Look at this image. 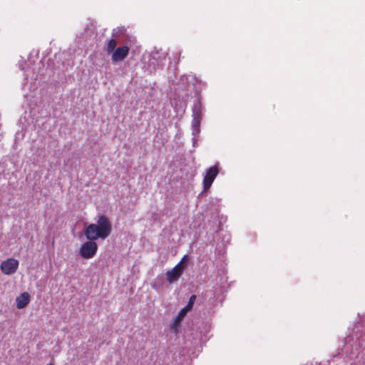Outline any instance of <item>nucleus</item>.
I'll return each mask as SVG.
<instances>
[{"label": "nucleus", "mask_w": 365, "mask_h": 365, "mask_svg": "<svg viewBox=\"0 0 365 365\" xmlns=\"http://www.w3.org/2000/svg\"><path fill=\"white\" fill-rule=\"evenodd\" d=\"M112 232V223L105 215L97 217L96 222L91 223L84 229V235L87 240H106Z\"/></svg>", "instance_id": "obj_1"}, {"label": "nucleus", "mask_w": 365, "mask_h": 365, "mask_svg": "<svg viewBox=\"0 0 365 365\" xmlns=\"http://www.w3.org/2000/svg\"><path fill=\"white\" fill-rule=\"evenodd\" d=\"M98 245L96 240H88L83 243L79 250L80 255L86 259L93 258L97 253Z\"/></svg>", "instance_id": "obj_2"}, {"label": "nucleus", "mask_w": 365, "mask_h": 365, "mask_svg": "<svg viewBox=\"0 0 365 365\" xmlns=\"http://www.w3.org/2000/svg\"><path fill=\"white\" fill-rule=\"evenodd\" d=\"M219 173L217 165L210 167L207 171L202 180L203 191H207L211 187L213 181Z\"/></svg>", "instance_id": "obj_3"}, {"label": "nucleus", "mask_w": 365, "mask_h": 365, "mask_svg": "<svg viewBox=\"0 0 365 365\" xmlns=\"http://www.w3.org/2000/svg\"><path fill=\"white\" fill-rule=\"evenodd\" d=\"M196 299V296L192 294L190 299L187 304L183 307L180 311L178 312V315L175 317L173 321V328L178 327L180 322L182 321L184 317L187 315V312L191 311L192 309L194 303Z\"/></svg>", "instance_id": "obj_4"}, {"label": "nucleus", "mask_w": 365, "mask_h": 365, "mask_svg": "<svg viewBox=\"0 0 365 365\" xmlns=\"http://www.w3.org/2000/svg\"><path fill=\"white\" fill-rule=\"evenodd\" d=\"M19 267V261L14 258H9L3 261L0 269L5 274H12L16 272Z\"/></svg>", "instance_id": "obj_5"}, {"label": "nucleus", "mask_w": 365, "mask_h": 365, "mask_svg": "<svg viewBox=\"0 0 365 365\" xmlns=\"http://www.w3.org/2000/svg\"><path fill=\"white\" fill-rule=\"evenodd\" d=\"M184 268L185 265H181V263H178L172 269L166 272L167 280L170 283L178 281L182 275Z\"/></svg>", "instance_id": "obj_6"}, {"label": "nucleus", "mask_w": 365, "mask_h": 365, "mask_svg": "<svg viewBox=\"0 0 365 365\" xmlns=\"http://www.w3.org/2000/svg\"><path fill=\"white\" fill-rule=\"evenodd\" d=\"M129 51V47L127 46L118 47L112 53V61L118 62L124 60L128 56Z\"/></svg>", "instance_id": "obj_7"}, {"label": "nucleus", "mask_w": 365, "mask_h": 365, "mask_svg": "<svg viewBox=\"0 0 365 365\" xmlns=\"http://www.w3.org/2000/svg\"><path fill=\"white\" fill-rule=\"evenodd\" d=\"M31 299L30 294L28 292H24L16 298V307L23 309L26 307Z\"/></svg>", "instance_id": "obj_8"}, {"label": "nucleus", "mask_w": 365, "mask_h": 365, "mask_svg": "<svg viewBox=\"0 0 365 365\" xmlns=\"http://www.w3.org/2000/svg\"><path fill=\"white\" fill-rule=\"evenodd\" d=\"M117 41L115 38H110L106 41V44L104 46V50L108 53H113V51L117 48Z\"/></svg>", "instance_id": "obj_9"}, {"label": "nucleus", "mask_w": 365, "mask_h": 365, "mask_svg": "<svg viewBox=\"0 0 365 365\" xmlns=\"http://www.w3.org/2000/svg\"><path fill=\"white\" fill-rule=\"evenodd\" d=\"M187 257V255H185V256L181 259L180 262H179V263H181V265H184V264H183V262L186 260Z\"/></svg>", "instance_id": "obj_10"}, {"label": "nucleus", "mask_w": 365, "mask_h": 365, "mask_svg": "<svg viewBox=\"0 0 365 365\" xmlns=\"http://www.w3.org/2000/svg\"><path fill=\"white\" fill-rule=\"evenodd\" d=\"M46 365H54V364L53 363H49V364H48Z\"/></svg>", "instance_id": "obj_11"}]
</instances>
